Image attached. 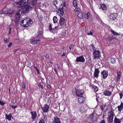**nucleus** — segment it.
<instances>
[{"label":"nucleus","instance_id":"34","mask_svg":"<svg viewBox=\"0 0 123 123\" xmlns=\"http://www.w3.org/2000/svg\"><path fill=\"white\" fill-rule=\"evenodd\" d=\"M53 20L54 23H56L58 19L56 16H55L53 17Z\"/></svg>","mask_w":123,"mask_h":123},{"label":"nucleus","instance_id":"59","mask_svg":"<svg viewBox=\"0 0 123 123\" xmlns=\"http://www.w3.org/2000/svg\"><path fill=\"white\" fill-rule=\"evenodd\" d=\"M65 35L66 33L65 32H62L61 33V35L63 36H65Z\"/></svg>","mask_w":123,"mask_h":123},{"label":"nucleus","instance_id":"21","mask_svg":"<svg viewBox=\"0 0 123 123\" xmlns=\"http://www.w3.org/2000/svg\"><path fill=\"white\" fill-rule=\"evenodd\" d=\"M104 94L105 96H110L111 95V93L108 90H105L104 91Z\"/></svg>","mask_w":123,"mask_h":123},{"label":"nucleus","instance_id":"28","mask_svg":"<svg viewBox=\"0 0 123 123\" xmlns=\"http://www.w3.org/2000/svg\"><path fill=\"white\" fill-rule=\"evenodd\" d=\"M121 121L119 119L117 118L116 117H115L114 119V123H121Z\"/></svg>","mask_w":123,"mask_h":123},{"label":"nucleus","instance_id":"48","mask_svg":"<svg viewBox=\"0 0 123 123\" xmlns=\"http://www.w3.org/2000/svg\"><path fill=\"white\" fill-rule=\"evenodd\" d=\"M49 29L50 31H51L52 30V25L51 24H50L49 25Z\"/></svg>","mask_w":123,"mask_h":123},{"label":"nucleus","instance_id":"26","mask_svg":"<svg viewBox=\"0 0 123 123\" xmlns=\"http://www.w3.org/2000/svg\"><path fill=\"white\" fill-rule=\"evenodd\" d=\"M83 13L82 12H79L77 15L78 17L81 19H82L83 18Z\"/></svg>","mask_w":123,"mask_h":123},{"label":"nucleus","instance_id":"3","mask_svg":"<svg viewBox=\"0 0 123 123\" xmlns=\"http://www.w3.org/2000/svg\"><path fill=\"white\" fill-rule=\"evenodd\" d=\"M63 3L61 4V5L62 6V7L59 8L58 10V13H59V15L60 17L62 16L64 13V10L65 9L63 8V7L65 6L66 2L65 1H63Z\"/></svg>","mask_w":123,"mask_h":123},{"label":"nucleus","instance_id":"37","mask_svg":"<svg viewBox=\"0 0 123 123\" xmlns=\"http://www.w3.org/2000/svg\"><path fill=\"white\" fill-rule=\"evenodd\" d=\"M5 43H8L9 42V39L6 37H5L4 39Z\"/></svg>","mask_w":123,"mask_h":123},{"label":"nucleus","instance_id":"50","mask_svg":"<svg viewBox=\"0 0 123 123\" xmlns=\"http://www.w3.org/2000/svg\"><path fill=\"white\" fill-rule=\"evenodd\" d=\"M42 68L43 70H46V68L45 66L43 65V66Z\"/></svg>","mask_w":123,"mask_h":123},{"label":"nucleus","instance_id":"11","mask_svg":"<svg viewBox=\"0 0 123 123\" xmlns=\"http://www.w3.org/2000/svg\"><path fill=\"white\" fill-rule=\"evenodd\" d=\"M53 123H61V121L60 119L57 117L56 116L54 117V120Z\"/></svg>","mask_w":123,"mask_h":123},{"label":"nucleus","instance_id":"43","mask_svg":"<svg viewBox=\"0 0 123 123\" xmlns=\"http://www.w3.org/2000/svg\"><path fill=\"white\" fill-rule=\"evenodd\" d=\"M10 106L12 108L14 109L16 108H17V105H15V106H13L12 105H10Z\"/></svg>","mask_w":123,"mask_h":123},{"label":"nucleus","instance_id":"32","mask_svg":"<svg viewBox=\"0 0 123 123\" xmlns=\"http://www.w3.org/2000/svg\"><path fill=\"white\" fill-rule=\"evenodd\" d=\"M37 0H32L31 4L32 6H35L36 5Z\"/></svg>","mask_w":123,"mask_h":123},{"label":"nucleus","instance_id":"36","mask_svg":"<svg viewBox=\"0 0 123 123\" xmlns=\"http://www.w3.org/2000/svg\"><path fill=\"white\" fill-rule=\"evenodd\" d=\"M111 62L112 63H114L116 62V59L114 58H112L111 59Z\"/></svg>","mask_w":123,"mask_h":123},{"label":"nucleus","instance_id":"45","mask_svg":"<svg viewBox=\"0 0 123 123\" xmlns=\"http://www.w3.org/2000/svg\"><path fill=\"white\" fill-rule=\"evenodd\" d=\"M90 46L92 48V49L93 50H95V49H95V47H94V45L93 44H92L90 45Z\"/></svg>","mask_w":123,"mask_h":123},{"label":"nucleus","instance_id":"49","mask_svg":"<svg viewBox=\"0 0 123 123\" xmlns=\"http://www.w3.org/2000/svg\"><path fill=\"white\" fill-rule=\"evenodd\" d=\"M38 123H45L43 119H41L39 121Z\"/></svg>","mask_w":123,"mask_h":123},{"label":"nucleus","instance_id":"55","mask_svg":"<svg viewBox=\"0 0 123 123\" xmlns=\"http://www.w3.org/2000/svg\"><path fill=\"white\" fill-rule=\"evenodd\" d=\"M74 46L73 44H72L69 46V48L70 49H71Z\"/></svg>","mask_w":123,"mask_h":123},{"label":"nucleus","instance_id":"27","mask_svg":"<svg viewBox=\"0 0 123 123\" xmlns=\"http://www.w3.org/2000/svg\"><path fill=\"white\" fill-rule=\"evenodd\" d=\"M14 11L12 8H9L7 11V14L12 15Z\"/></svg>","mask_w":123,"mask_h":123},{"label":"nucleus","instance_id":"18","mask_svg":"<svg viewBox=\"0 0 123 123\" xmlns=\"http://www.w3.org/2000/svg\"><path fill=\"white\" fill-rule=\"evenodd\" d=\"M65 21V19L61 17L59 21V24L61 26L63 25Z\"/></svg>","mask_w":123,"mask_h":123},{"label":"nucleus","instance_id":"13","mask_svg":"<svg viewBox=\"0 0 123 123\" xmlns=\"http://www.w3.org/2000/svg\"><path fill=\"white\" fill-rule=\"evenodd\" d=\"M49 107L48 105L46 104L44 105L43 107H42V108L43 112H46L48 111Z\"/></svg>","mask_w":123,"mask_h":123},{"label":"nucleus","instance_id":"5","mask_svg":"<svg viewBox=\"0 0 123 123\" xmlns=\"http://www.w3.org/2000/svg\"><path fill=\"white\" fill-rule=\"evenodd\" d=\"M114 114L112 111L108 112V118L107 119L110 123H111L113 121V119Z\"/></svg>","mask_w":123,"mask_h":123},{"label":"nucleus","instance_id":"6","mask_svg":"<svg viewBox=\"0 0 123 123\" xmlns=\"http://www.w3.org/2000/svg\"><path fill=\"white\" fill-rule=\"evenodd\" d=\"M100 52L99 50H95L93 53V56L94 59H98L100 56Z\"/></svg>","mask_w":123,"mask_h":123},{"label":"nucleus","instance_id":"64","mask_svg":"<svg viewBox=\"0 0 123 123\" xmlns=\"http://www.w3.org/2000/svg\"><path fill=\"white\" fill-rule=\"evenodd\" d=\"M105 113H103V118H104V117H105Z\"/></svg>","mask_w":123,"mask_h":123},{"label":"nucleus","instance_id":"53","mask_svg":"<svg viewBox=\"0 0 123 123\" xmlns=\"http://www.w3.org/2000/svg\"><path fill=\"white\" fill-rule=\"evenodd\" d=\"M116 39V37H114L113 36L111 37L110 38L109 37V39L110 40H113V39Z\"/></svg>","mask_w":123,"mask_h":123},{"label":"nucleus","instance_id":"8","mask_svg":"<svg viewBox=\"0 0 123 123\" xmlns=\"http://www.w3.org/2000/svg\"><path fill=\"white\" fill-rule=\"evenodd\" d=\"M24 6V11L27 13L30 12L32 9V7L30 5H25Z\"/></svg>","mask_w":123,"mask_h":123},{"label":"nucleus","instance_id":"23","mask_svg":"<svg viewBox=\"0 0 123 123\" xmlns=\"http://www.w3.org/2000/svg\"><path fill=\"white\" fill-rule=\"evenodd\" d=\"M17 12H18V13L19 14H20L22 15H24L25 13H27V12H25V11H24V8L23 9H21Z\"/></svg>","mask_w":123,"mask_h":123},{"label":"nucleus","instance_id":"20","mask_svg":"<svg viewBox=\"0 0 123 123\" xmlns=\"http://www.w3.org/2000/svg\"><path fill=\"white\" fill-rule=\"evenodd\" d=\"M37 33L38 34L37 35V37H41L42 36H43V31H42L38 30L37 32Z\"/></svg>","mask_w":123,"mask_h":123},{"label":"nucleus","instance_id":"30","mask_svg":"<svg viewBox=\"0 0 123 123\" xmlns=\"http://www.w3.org/2000/svg\"><path fill=\"white\" fill-rule=\"evenodd\" d=\"M121 74V71L119 72V73H117V81H118L120 80V75Z\"/></svg>","mask_w":123,"mask_h":123},{"label":"nucleus","instance_id":"60","mask_svg":"<svg viewBox=\"0 0 123 123\" xmlns=\"http://www.w3.org/2000/svg\"><path fill=\"white\" fill-rule=\"evenodd\" d=\"M100 108L101 110H103V106L102 105H101L100 106Z\"/></svg>","mask_w":123,"mask_h":123},{"label":"nucleus","instance_id":"44","mask_svg":"<svg viewBox=\"0 0 123 123\" xmlns=\"http://www.w3.org/2000/svg\"><path fill=\"white\" fill-rule=\"evenodd\" d=\"M80 10V9L79 8H76L74 9V11L75 12H79Z\"/></svg>","mask_w":123,"mask_h":123},{"label":"nucleus","instance_id":"4","mask_svg":"<svg viewBox=\"0 0 123 123\" xmlns=\"http://www.w3.org/2000/svg\"><path fill=\"white\" fill-rule=\"evenodd\" d=\"M30 40V43L32 45H34L36 44H39L41 43L40 40L39 39L36 40L32 37L31 38Z\"/></svg>","mask_w":123,"mask_h":123},{"label":"nucleus","instance_id":"56","mask_svg":"<svg viewBox=\"0 0 123 123\" xmlns=\"http://www.w3.org/2000/svg\"><path fill=\"white\" fill-rule=\"evenodd\" d=\"M87 19H88V18L89 17H90V13H89L88 12L87 14Z\"/></svg>","mask_w":123,"mask_h":123},{"label":"nucleus","instance_id":"14","mask_svg":"<svg viewBox=\"0 0 123 123\" xmlns=\"http://www.w3.org/2000/svg\"><path fill=\"white\" fill-rule=\"evenodd\" d=\"M76 95L78 96H81L84 93V91L82 90H78L76 92Z\"/></svg>","mask_w":123,"mask_h":123},{"label":"nucleus","instance_id":"1","mask_svg":"<svg viewBox=\"0 0 123 123\" xmlns=\"http://www.w3.org/2000/svg\"><path fill=\"white\" fill-rule=\"evenodd\" d=\"M32 0H17L15 3L17 7L18 8L23 7L25 5L31 4Z\"/></svg>","mask_w":123,"mask_h":123},{"label":"nucleus","instance_id":"15","mask_svg":"<svg viewBox=\"0 0 123 123\" xmlns=\"http://www.w3.org/2000/svg\"><path fill=\"white\" fill-rule=\"evenodd\" d=\"M99 73V71L98 69V68H95V69L94 73L93 74L94 77L98 78V75Z\"/></svg>","mask_w":123,"mask_h":123},{"label":"nucleus","instance_id":"25","mask_svg":"<svg viewBox=\"0 0 123 123\" xmlns=\"http://www.w3.org/2000/svg\"><path fill=\"white\" fill-rule=\"evenodd\" d=\"M62 1V0H55L54 3V5L56 7H57L56 4H59L60 5V3Z\"/></svg>","mask_w":123,"mask_h":123},{"label":"nucleus","instance_id":"33","mask_svg":"<svg viewBox=\"0 0 123 123\" xmlns=\"http://www.w3.org/2000/svg\"><path fill=\"white\" fill-rule=\"evenodd\" d=\"M73 6L75 7L76 8L77 6V3L76 0H74L73 2Z\"/></svg>","mask_w":123,"mask_h":123},{"label":"nucleus","instance_id":"63","mask_svg":"<svg viewBox=\"0 0 123 123\" xmlns=\"http://www.w3.org/2000/svg\"><path fill=\"white\" fill-rule=\"evenodd\" d=\"M99 123H105V120H102V121L100 122Z\"/></svg>","mask_w":123,"mask_h":123},{"label":"nucleus","instance_id":"17","mask_svg":"<svg viewBox=\"0 0 123 123\" xmlns=\"http://www.w3.org/2000/svg\"><path fill=\"white\" fill-rule=\"evenodd\" d=\"M12 113H9L8 115L6 114H5L6 119L8 120H11V118L12 117Z\"/></svg>","mask_w":123,"mask_h":123},{"label":"nucleus","instance_id":"31","mask_svg":"<svg viewBox=\"0 0 123 123\" xmlns=\"http://www.w3.org/2000/svg\"><path fill=\"white\" fill-rule=\"evenodd\" d=\"M94 114V113H92L89 116V118L92 121H93L94 120L93 117Z\"/></svg>","mask_w":123,"mask_h":123},{"label":"nucleus","instance_id":"22","mask_svg":"<svg viewBox=\"0 0 123 123\" xmlns=\"http://www.w3.org/2000/svg\"><path fill=\"white\" fill-rule=\"evenodd\" d=\"M7 8L5 7L3 8L2 11L0 12V14H7Z\"/></svg>","mask_w":123,"mask_h":123},{"label":"nucleus","instance_id":"16","mask_svg":"<svg viewBox=\"0 0 123 123\" xmlns=\"http://www.w3.org/2000/svg\"><path fill=\"white\" fill-rule=\"evenodd\" d=\"M30 113L31 115V118L33 120L35 119L36 118L37 116L36 112L35 111H31Z\"/></svg>","mask_w":123,"mask_h":123},{"label":"nucleus","instance_id":"10","mask_svg":"<svg viewBox=\"0 0 123 123\" xmlns=\"http://www.w3.org/2000/svg\"><path fill=\"white\" fill-rule=\"evenodd\" d=\"M117 14L116 13H111L110 14V18L113 20H115L117 17Z\"/></svg>","mask_w":123,"mask_h":123},{"label":"nucleus","instance_id":"58","mask_svg":"<svg viewBox=\"0 0 123 123\" xmlns=\"http://www.w3.org/2000/svg\"><path fill=\"white\" fill-rule=\"evenodd\" d=\"M98 87H97V86L96 87V88H95V90L94 91V92H97L98 90Z\"/></svg>","mask_w":123,"mask_h":123},{"label":"nucleus","instance_id":"19","mask_svg":"<svg viewBox=\"0 0 123 123\" xmlns=\"http://www.w3.org/2000/svg\"><path fill=\"white\" fill-rule=\"evenodd\" d=\"M85 100V98L83 96H79L78 102L80 103H82Z\"/></svg>","mask_w":123,"mask_h":123},{"label":"nucleus","instance_id":"57","mask_svg":"<svg viewBox=\"0 0 123 123\" xmlns=\"http://www.w3.org/2000/svg\"><path fill=\"white\" fill-rule=\"evenodd\" d=\"M119 95L120 96V99H121L122 98V96H123V95L122 94V93H119Z\"/></svg>","mask_w":123,"mask_h":123},{"label":"nucleus","instance_id":"9","mask_svg":"<svg viewBox=\"0 0 123 123\" xmlns=\"http://www.w3.org/2000/svg\"><path fill=\"white\" fill-rule=\"evenodd\" d=\"M108 72L105 70H103L101 73V76L104 79H106L108 76Z\"/></svg>","mask_w":123,"mask_h":123},{"label":"nucleus","instance_id":"52","mask_svg":"<svg viewBox=\"0 0 123 123\" xmlns=\"http://www.w3.org/2000/svg\"><path fill=\"white\" fill-rule=\"evenodd\" d=\"M12 45V42H10L9 44L8 45L7 47H11Z\"/></svg>","mask_w":123,"mask_h":123},{"label":"nucleus","instance_id":"24","mask_svg":"<svg viewBox=\"0 0 123 123\" xmlns=\"http://www.w3.org/2000/svg\"><path fill=\"white\" fill-rule=\"evenodd\" d=\"M117 108L118 111H121L123 108V103L122 102H121L120 105L118 106Z\"/></svg>","mask_w":123,"mask_h":123},{"label":"nucleus","instance_id":"35","mask_svg":"<svg viewBox=\"0 0 123 123\" xmlns=\"http://www.w3.org/2000/svg\"><path fill=\"white\" fill-rule=\"evenodd\" d=\"M80 110L81 112L83 113L85 111V110L84 106H82L80 108Z\"/></svg>","mask_w":123,"mask_h":123},{"label":"nucleus","instance_id":"42","mask_svg":"<svg viewBox=\"0 0 123 123\" xmlns=\"http://www.w3.org/2000/svg\"><path fill=\"white\" fill-rule=\"evenodd\" d=\"M5 104V103H4L3 101H1L0 100V105H4Z\"/></svg>","mask_w":123,"mask_h":123},{"label":"nucleus","instance_id":"40","mask_svg":"<svg viewBox=\"0 0 123 123\" xmlns=\"http://www.w3.org/2000/svg\"><path fill=\"white\" fill-rule=\"evenodd\" d=\"M94 31L93 30H91L90 31V33H87V34L88 35H92L93 34Z\"/></svg>","mask_w":123,"mask_h":123},{"label":"nucleus","instance_id":"47","mask_svg":"<svg viewBox=\"0 0 123 123\" xmlns=\"http://www.w3.org/2000/svg\"><path fill=\"white\" fill-rule=\"evenodd\" d=\"M26 64L27 66V67H29L31 64V63L30 62H28Z\"/></svg>","mask_w":123,"mask_h":123},{"label":"nucleus","instance_id":"62","mask_svg":"<svg viewBox=\"0 0 123 123\" xmlns=\"http://www.w3.org/2000/svg\"><path fill=\"white\" fill-rule=\"evenodd\" d=\"M57 26H55V27L54 28L52 29V30H55L57 28Z\"/></svg>","mask_w":123,"mask_h":123},{"label":"nucleus","instance_id":"39","mask_svg":"<svg viewBox=\"0 0 123 123\" xmlns=\"http://www.w3.org/2000/svg\"><path fill=\"white\" fill-rule=\"evenodd\" d=\"M38 84L39 87L42 90L43 88V85L41 84V83H39Z\"/></svg>","mask_w":123,"mask_h":123},{"label":"nucleus","instance_id":"29","mask_svg":"<svg viewBox=\"0 0 123 123\" xmlns=\"http://www.w3.org/2000/svg\"><path fill=\"white\" fill-rule=\"evenodd\" d=\"M101 7L102 9L104 10H106V6L104 4H101Z\"/></svg>","mask_w":123,"mask_h":123},{"label":"nucleus","instance_id":"51","mask_svg":"<svg viewBox=\"0 0 123 123\" xmlns=\"http://www.w3.org/2000/svg\"><path fill=\"white\" fill-rule=\"evenodd\" d=\"M25 83L24 82H22V87L24 88H25Z\"/></svg>","mask_w":123,"mask_h":123},{"label":"nucleus","instance_id":"7","mask_svg":"<svg viewBox=\"0 0 123 123\" xmlns=\"http://www.w3.org/2000/svg\"><path fill=\"white\" fill-rule=\"evenodd\" d=\"M85 61V59L83 55H81L77 57L76 58L75 62H76V63L78 62L83 63Z\"/></svg>","mask_w":123,"mask_h":123},{"label":"nucleus","instance_id":"38","mask_svg":"<svg viewBox=\"0 0 123 123\" xmlns=\"http://www.w3.org/2000/svg\"><path fill=\"white\" fill-rule=\"evenodd\" d=\"M111 32L114 34V35H116V36L119 35H120V34H118V33L115 32L113 30H111Z\"/></svg>","mask_w":123,"mask_h":123},{"label":"nucleus","instance_id":"12","mask_svg":"<svg viewBox=\"0 0 123 123\" xmlns=\"http://www.w3.org/2000/svg\"><path fill=\"white\" fill-rule=\"evenodd\" d=\"M20 16V14H19L18 12H17L14 17V19H15V23L19 22V20Z\"/></svg>","mask_w":123,"mask_h":123},{"label":"nucleus","instance_id":"46","mask_svg":"<svg viewBox=\"0 0 123 123\" xmlns=\"http://www.w3.org/2000/svg\"><path fill=\"white\" fill-rule=\"evenodd\" d=\"M9 29V32H8V34H10L11 32V27H9L8 28Z\"/></svg>","mask_w":123,"mask_h":123},{"label":"nucleus","instance_id":"61","mask_svg":"<svg viewBox=\"0 0 123 123\" xmlns=\"http://www.w3.org/2000/svg\"><path fill=\"white\" fill-rule=\"evenodd\" d=\"M54 71L56 73V74H57V75H58V73L57 72V70H56V69L55 68L54 69Z\"/></svg>","mask_w":123,"mask_h":123},{"label":"nucleus","instance_id":"41","mask_svg":"<svg viewBox=\"0 0 123 123\" xmlns=\"http://www.w3.org/2000/svg\"><path fill=\"white\" fill-rule=\"evenodd\" d=\"M42 119L44 121H46L47 119V117L46 116L44 115L43 116V118Z\"/></svg>","mask_w":123,"mask_h":123},{"label":"nucleus","instance_id":"54","mask_svg":"<svg viewBox=\"0 0 123 123\" xmlns=\"http://www.w3.org/2000/svg\"><path fill=\"white\" fill-rule=\"evenodd\" d=\"M96 86H95L94 85H92V89L93 90V91H94L95 90V88H96Z\"/></svg>","mask_w":123,"mask_h":123},{"label":"nucleus","instance_id":"2","mask_svg":"<svg viewBox=\"0 0 123 123\" xmlns=\"http://www.w3.org/2000/svg\"><path fill=\"white\" fill-rule=\"evenodd\" d=\"M32 23V21L31 19L26 18L24 19H23L20 24L22 26L26 27L30 26Z\"/></svg>","mask_w":123,"mask_h":123}]
</instances>
